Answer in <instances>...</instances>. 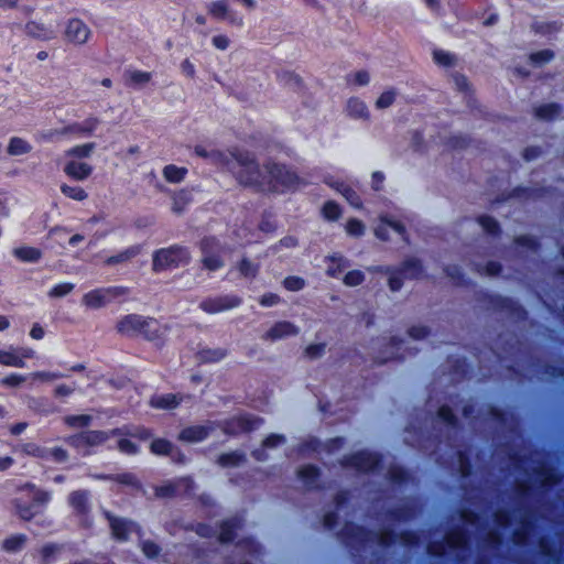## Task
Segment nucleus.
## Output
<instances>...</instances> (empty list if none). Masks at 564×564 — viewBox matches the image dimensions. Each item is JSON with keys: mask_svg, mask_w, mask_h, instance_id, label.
I'll list each match as a JSON object with an SVG mask.
<instances>
[{"mask_svg": "<svg viewBox=\"0 0 564 564\" xmlns=\"http://www.w3.org/2000/svg\"><path fill=\"white\" fill-rule=\"evenodd\" d=\"M209 160L212 163L232 172L239 167L236 175L240 184H259L261 182L260 167L254 158L247 151L237 149L232 151L210 150Z\"/></svg>", "mask_w": 564, "mask_h": 564, "instance_id": "obj_1", "label": "nucleus"}, {"mask_svg": "<svg viewBox=\"0 0 564 564\" xmlns=\"http://www.w3.org/2000/svg\"><path fill=\"white\" fill-rule=\"evenodd\" d=\"M260 180L261 182L259 184L243 185L254 187L258 191L272 192L293 191L306 185L294 172L290 171L284 165L273 162L267 163L264 171L260 169Z\"/></svg>", "mask_w": 564, "mask_h": 564, "instance_id": "obj_2", "label": "nucleus"}, {"mask_svg": "<svg viewBox=\"0 0 564 564\" xmlns=\"http://www.w3.org/2000/svg\"><path fill=\"white\" fill-rule=\"evenodd\" d=\"M191 260L189 251L182 246H171L162 248L154 252L152 268L154 271H163L171 267H180L188 263Z\"/></svg>", "mask_w": 564, "mask_h": 564, "instance_id": "obj_3", "label": "nucleus"}, {"mask_svg": "<svg viewBox=\"0 0 564 564\" xmlns=\"http://www.w3.org/2000/svg\"><path fill=\"white\" fill-rule=\"evenodd\" d=\"M557 481V474L552 468L546 467L545 464H539L532 468V473L528 474L525 479L519 480V486L514 494H531L532 488L538 484L544 488Z\"/></svg>", "mask_w": 564, "mask_h": 564, "instance_id": "obj_4", "label": "nucleus"}, {"mask_svg": "<svg viewBox=\"0 0 564 564\" xmlns=\"http://www.w3.org/2000/svg\"><path fill=\"white\" fill-rule=\"evenodd\" d=\"M202 264L208 271H217L225 267L224 246L213 237L204 238L199 243Z\"/></svg>", "mask_w": 564, "mask_h": 564, "instance_id": "obj_5", "label": "nucleus"}, {"mask_svg": "<svg viewBox=\"0 0 564 564\" xmlns=\"http://www.w3.org/2000/svg\"><path fill=\"white\" fill-rule=\"evenodd\" d=\"M128 292L124 286H110L96 289L83 296V304L89 308H100L108 303H110L113 299L126 295Z\"/></svg>", "mask_w": 564, "mask_h": 564, "instance_id": "obj_6", "label": "nucleus"}, {"mask_svg": "<svg viewBox=\"0 0 564 564\" xmlns=\"http://www.w3.org/2000/svg\"><path fill=\"white\" fill-rule=\"evenodd\" d=\"M115 436L111 431H87L66 438V442L77 448L99 446L104 444L108 438Z\"/></svg>", "mask_w": 564, "mask_h": 564, "instance_id": "obj_7", "label": "nucleus"}, {"mask_svg": "<svg viewBox=\"0 0 564 564\" xmlns=\"http://www.w3.org/2000/svg\"><path fill=\"white\" fill-rule=\"evenodd\" d=\"M380 464L379 456L375 453L361 451L347 456L343 460V465L355 468L359 471H375Z\"/></svg>", "mask_w": 564, "mask_h": 564, "instance_id": "obj_8", "label": "nucleus"}, {"mask_svg": "<svg viewBox=\"0 0 564 564\" xmlns=\"http://www.w3.org/2000/svg\"><path fill=\"white\" fill-rule=\"evenodd\" d=\"M91 36L90 28L80 19H69L65 28V39L75 45H84Z\"/></svg>", "mask_w": 564, "mask_h": 564, "instance_id": "obj_9", "label": "nucleus"}, {"mask_svg": "<svg viewBox=\"0 0 564 564\" xmlns=\"http://www.w3.org/2000/svg\"><path fill=\"white\" fill-rule=\"evenodd\" d=\"M241 302L242 300L237 295H221L202 301L199 307L208 314H216L238 307Z\"/></svg>", "mask_w": 564, "mask_h": 564, "instance_id": "obj_10", "label": "nucleus"}, {"mask_svg": "<svg viewBox=\"0 0 564 564\" xmlns=\"http://www.w3.org/2000/svg\"><path fill=\"white\" fill-rule=\"evenodd\" d=\"M98 123H99V120L97 118H89V119L85 120L83 123H74V124L64 127L61 130H48L42 134V138H44L46 140H52L54 138V135L68 134V133H75L78 135H88L96 129Z\"/></svg>", "mask_w": 564, "mask_h": 564, "instance_id": "obj_11", "label": "nucleus"}, {"mask_svg": "<svg viewBox=\"0 0 564 564\" xmlns=\"http://www.w3.org/2000/svg\"><path fill=\"white\" fill-rule=\"evenodd\" d=\"M262 420L252 415H240L228 420L224 424V431L227 434H238L249 432L259 427Z\"/></svg>", "mask_w": 564, "mask_h": 564, "instance_id": "obj_12", "label": "nucleus"}, {"mask_svg": "<svg viewBox=\"0 0 564 564\" xmlns=\"http://www.w3.org/2000/svg\"><path fill=\"white\" fill-rule=\"evenodd\" d=\"M300 328L291 322L282 321L275 323L263 336L262 339L275 341L279 339L296 336Z\"/></svg>", "mask_w": 564, "mask_h": 564, "instance_id": "obj_13", "label": "nucleus"}, {"mask_svg": "<svg viewBox=\"0 0 564 564\" xmlns=\"http://www.w3.org/2000/svg\"><path fill=\"white\" fill-rule=\"evenodd\" d=\"M24 32L30 37L39 41H51L56 37V31L51 25L37 21H29L24 25Z\"/></svg>", "mask_w": 564, "mask_h": 564, "instance_id": "obj_14", "label": "nucleus"}, {"mask_svg": "<svg viewBox=\"0 0 564 564\" xmlns=\"http://www.w3.org/2000/svg\"><path fill=\"white\" fill-rule=\"evenodd\" d=\"M169 330L166 325H161L156 319L152 317H144L143 325L139 335H143L148 340H160Z\"/></svg>", "mask_w": 564, "mask_h": 564, "instance_id": "obj_15", "label": "nucleus"}, {"mask_svg": "<svg viewBox=\"0 0 564 564\" xmlns=\"http://www.w3.org/2000/svg\"><path fill=\"white\" fill-rule=\"evenodd\" d=\"M144 317L138 314H129L121 318L117 324V329L120 334L127 336L139 335L143 325Z\"/></svg>", "mask_w": 564, "mask_h": 564, "instance_id": "obj_16", "label": "nucleus"}, {"mask_svg": "<svg viewBox=\"0 0 564 564\" xmlns=\"http://www.w3.org/2000/svg\"><path fill=\"white\" fill-rule=\"evenodd\" d=\"M112 536L119 541H126L130 532L135 529V524L121 518L107 514Z\"/></svg>", "mask_w": 564, "mask_h": 564, "instance_id": "obj_17", "label": "nucleus"}, {"mask_svg": "<svg viewBox=\"0 0 564 564\" xmlns=\"http://www.w3.org/2000/svg\"><path fill=\"white\" fill-rule=\"evenodd\" d=\"M64 173L76 181H85L93 173V166L88 163L72 160L65 164Z\"/></svg>", "mask_w": 564, "mask_h": 564, "instance_id": "obj_18", "label": "nucleus"}, {"mask_svg": "<svg viewBox=\"0 0 564 564\" xmlns=\"http://www.w3.org/2000/svg\"><path fill=\"white\" fill-rule=\"evenodd\" d=\"M348 116L355 120H369L370 113L367 105L359 98L352 97L348 99L346 105Z\"/></svg>", "mask_w": 564, "mask_h": 564, "instance_id": "obj_19", "label": "nucleus"}, {"mask_svg": "<svg viewBox=\"0 0 564 564\" xmlns=\"http://www.w3.org/2000/svg\"><path fill=\"white\" fill-rule=\"evenodd\" d=\"M195 489V484L189 477H182L167 482L161 488L160 494H188Z\"/></svg>", "mask_w": 564, "mask_h": 564, "instance_id": "obj_20", "label": "nucleus"}, {"mask_svg": "<svg viewBox=\"0 0 564 564\" xmlns=\"http://www.w3.org/2000/svg\"><path fill=\"white\" fill-rule=\"evenodd\" d=\"M325 183L338 191L351 206L356 208L361 206V199L359 195L348 185L344 184L343 182L333 181L332 178H325Z\"/></svg>", "mask_w": 564, "mask_h": 564, "instance_id": "obj_21", "label": "nucleus"}, {"mask_svg": "<svg viewBox=\"0 0 564 564\" xmlns=\"http://www.w3.org/2000/svg\"><path fill=\"white\" fill-rule=\"evenodd\" d=\"M207 11L215 19H218V20L230 19V22H232V23H237L238 25L242 24L241 19L236 20L230 17L229 7H228V3L226 0H217V1H213V2L208 3Z\"/></svg>", "mask_w": 564, "mask_h": 564, "instance_id": "obj_22", "label": "nucleus"}, {"mask_svg": "<svg viewBox=\"0 0 564 564\" xmlns=\"http://www.w3.org/2000/svg\"><path fill=\"white\" fill-rule=\"evenodd\" d=\"M212 427L205 425H194L184 429L180 433V440L191 443L204 441L210 433Z\"/></svg>", "mask_w": 564, "mask_h": 564, "instance_id": "obj_23", "label": "nucleus"}, {"mask_svg": "<svg viewBox=\"0 0 564 564\" xmlns=\"http://www.w3.org/2000/svg\"><path fill=\"white\" fill-rule=\"evenodd\" d=\"M370 272H382L389 275V288L392 292L399 291L403 285L404 275L399 269H392L390 267H372L368 269Z\"/></svg>", "mask_w": 564, "mask_h": 564, "instance_id": "obj_24", "label": "nucleus"}, {"mask_svg": "<svg viewBox=\"0 0 564 564\" xmlns=\"http://www.w3.org/2000/svg\"><path fill=\"white\" fill-rule=\"evenodd\" d=\"M182 401V397L174 393L154 395L150 400V405L155 409L170 410L175 409Z\"/></svg>", "mask_w": 564, "mask_h": 564, "instance_id": "obj_25", "label": "nucleus"}, {"mask_svg": "<svg viewBox=\"0 0 564 564\" xmlns=\"http://www.w3.org/2000/svg\"><path fill=\"white\" fill-rule=\"evenodd\" d=\"M25 501H20L18 503L20 516L23 519H30L34 513H36L40 509V507L43 505V499L26 496Z\"/></svg>", "mask_w": 564, "mask_h": 564, "instance_id": "obj_26", "label": "nucleus"}, {"mask_svg": "<svg viewBox=\"0 0 564 564\" xmlns=\"http://www.w3.org/2000/svg\"><path fill=\"white\" fill-rule=\"evenodd\" d=\"M98 478H107L106 476H99ZM109 479L116 481L118 485H121L122 488H129L134 491H143L142 485L137 478L135 475L130 473H124L117 475L116 477H108Z\"/></svg>", "mask_w": 564, "mask_h": 564, "instance_id": "obj_27", "label": "nucleus"}, {"mask_svg": "<svg viewBox=\"0 0 564 564\" xmlns=\"http://www.w3.org/2000/svg\"><path fill=\"white\" fill-rule=\"evenodd\" d=\"M228 351L225 348H203L198 351L197 358L200 362L210 364L218 362L227 356Z\"/></svg>", "mask_w": 564, "mask_h": 564, "instance_id": "obj_28", "label": "nucleus"}, {"mask_svg": "<svg viewBox=\"0 0 564 564\" xmlns=\"http://www.w3.org/2000/svg\"><path fill=\"white\" fill-rule=\"evenodd\" d=\"M141 251L140 246H131L127 248L126 250L119 252L116 256H111L106 259L105 263L107 265H116L119 263H126L137 257Z\"/></svg>", "mask_w": 564, "mask_h": 564, "instance_id": "obj_29", "label": "nucleus"}, {"mask_svg": "<svg viewBox=\"0 0 564 564\" xmlns=\"http://www.w3.org/2000/svg\"><path fill=\"white\" fill-rule=\"evenodd\" d=\"M217 462L223 467H236L246 462V455L240 451L224 453Z\"/></svg>", "mask_w": 564, "mask_h": 564, "instance_id": "obj_30", "label": "nucleus"}, {"mask_svg": "<svg viewBox=\"0 0 564 564\" xmlns=\"http://www.w3.org/2000/svg\"><path fill=\"white\" fill-rule=\"evenodd\" d=\"M382 224L379 225L377 228H376V236L378 238H380L381 240H387L388 239V235H387V231H388V228H391L393 229L397 234L399 235H403L404 234V226L399 223V221H395V220H388L387 218H382Z\"/></svg>", "mask_w": 564, "mask_h": 564, "instance_id": "obj_31", "label": "nucleus"}, {"mask_svg": "<svg viewBox=\"0 0 564 564\" xmlns=\"http://www.w3.org/2000/svg\"><path fill=\"white\" fill-rule=\"evenodd\" d=\"M124 77L128 85L142 86L151 80L152 74L149 72H142L138 69H129L126 70Z\"/></svg>", "mask_w": 564, "mask_h": 564, "instance_id": "obj_32", "label": "nucleus"}, {"mask_svg": "<svg viewBox=\"0 0 564 564\" xmlns=\"http://www.w3.org/2000/svg\"><path fill=\"white\" fill-rule=\"evenodd\" d=\"M32 145L24 139L19 137H12L9 141L8 153L10 155H22L30 153Z\"/></svg>", "mask_w": 564, "mask_h": 564, "instance_id": "obj_33", "label": "nucleus"}, {"mask_svg": "<svg viewBox=\"0 0 564 564\" xmlns=\"http://www.w3.org/2000/svg\"><path fill=\"white\" fill-rule=\"evenodd\" d=\"M404 278L416 279L422 274V264L415 258L406 259L399 269Z\"/></svg>", "mask_w": 564, "mask_h": 564, "instance_id": "obj_34", "label": "nucleus"}, {"mask_svg": "<svg viewBox=\"0 0 564 564\" xmlns=\"http://www.w3.org/2000/svg\"><path fill=\"white\" fill-rule=\"evenodd\" d=\"M561 107L557 104H545L534 108V115L542 120H552L558 117Z\"/></svg>", "mask_w": 564, "mask_h": 564, "instance_id": "obj_35", "label": "nucleus"}, {"mask_svg": "<svg viewBox=\"0 0 564 564\" xmlns=\"http://www.w3.org/2000/svg\"><path fill=\"white\" fill-rule=\"evenodd\" d=\"M193 200L191 192L182 189L173 196L172 210L175 214H182L185 207Z\"/></svg>", "mask_w": 564, "mask_h": 564, "instance_id": "obj_36", "label": "nucleus"}, {"mask_svg": "<svg viewBox=\"0 0 564 564\" xmlns=\"http://www.w3.org/2000/svg\"><path fill=\"white\" fill-rule=\"evenodd\" d=\"M111 433L113 435H120V436H122V435L134 436V437H139L141 440H148L151 436L150 431L144 427L131 429L129 426H122L119 429L111 430Z\"/></svg>", "mask_w": 564, "mask_h": 564, "instance_id": "obj_37", "label": "nucleus"}, {"mask_svg": "<svg viewBox=\"0 0 564 564\" xmlns=\"http://www.w3.org/2000/svg\"><path fill=\"white\" fill-rule=\"evenodd\" d=\"M14 256L25 262H36L41 259V251L33 247H21L14 250Z\"/></svg>", "mask_w": 564, "mask_h": 564, "instance_id": "obj_38", "label": "nucleus"}, {"mask_svg": "<svg viewBox=\"0 0 564 564\" xmlns=\"http://www.w3.org/2000/svg\"><path fill=\"white\" fill-rule=\"evenodd\" d=\"M187 173L185 167H178L176 165L170 164L163 169V175L167 182L171 183H180L183 181Z\"/></svg>", "mask_w": 564, "mask_h": 564, "instance_id": "obj_39", "label": "nucleus"}, {"mask_svg": "<svg viewBox=\"0 0 564 564\" xmlns=\"http://www.w3.org/2000/svg\"><path fill=\"white\" fill-rule=\"evenodd\" d=\"M95 148H96V144L93 142L80 144V145H75V147L68 149L67 151H65V155L70 156V158H78V159L89 158L91 155V153L94 152Z\"/></svg>", "mask_w": 564, "mask_h": 564, "instance_id": "obj_40", "label": "nucleus"}, {"mask_svg": "<svg viewBox=\"0 0 564 564\" xmlns=\"http://www.w3.org/2000/svg\"><path fill=\"white\" fill-rule=\"evenodd\" d=\"M150 449L155 455H167L173 457L174 447L171 442L164 438L154 440L150 445Z\"/></svg>", "mask_w": 564, "mask_h": 564, "instance_id": "obj_41", "label": "nucleus"}, {"mask_svg": "<svg viewBox=\"0 0 564 564\" xmlns=\"http://www.w3.org/2000/svg\"><path fill=\"white\" fill-rule=\"evenodd\" d=\"M61 192L68 198L82 202L87 198V193L79 186H69L67 184L61 185Z\"/></svg>", "mask_w": 564, "mask_h": 564, "instance_id": "obj_42", "label": "nucleus"}, {"mask_svg": "<svg viewBox=\"0 0 564 564\" xmlns=\"http://www.w3.org/2000/svg\"><path fill=\"white\" fill-rule=\"evenodd\" d=\"M26 538L22 534L12 535L3 541L2 547L7 552H17L23 547Z\"/></svg>", "mask_w": 564, "mask_h": 564, "instance_id": "obj_43", "label": "nucleus"}, {"mask_svg": "<svg viewBox=\"0 0 564 564\" xmlns=\"http://www.w3.org/2000/svg\"><path fill=\"white\" fill-rule=\"evenodd\" d=\"M0 364L10 367L23 368L25 361L13 352L0 350Z\"/></svg>", "mask_w": 564, "mask_h": 564, "instance_id": "obj_44", "label": "nucleus"}, {"mask_svg": "<svg viewBox=\"0 0 564 564\" xmlns=\"http://www.w3.org/2000/svg\"><path fill=\"white\" fill-rule=\"evenodd\" d=\"M91 421L93 416L88 414L67 415L64 417V422L69 427H86L90 425Z\"/></svg>", "mask_w": 564, "mask_h": 564, "instance_id": "obj_45", "label": "nucleus"}, {"mask_svg": "<svg viewBox=\"0 0 564 564\" xmlns=\"http://www.w3.org/2000/svg\"><path fill=\"white\" fill-rule=\"evenodd\" d=\"M238 270L240 274L245 278H254L259 271L258 264L249 261L248 259H242L238 264Z\"/></svg>", "mask_w": 564, "mask_h": 564, "instance_id": "obj_46", "label": "nucleus"}, {"mask_svg": "<svg viewBox=\"0 0 564 564\" xmlns=\"http://www.w3.org/2000/svg\"><path fill=\"white\" fill-rule=\"evenodd\" d=\"M397 91L394 89H390L383 91L376 101L377 109H387L389 108L395 100Z\"/></svg>", "mask_w": 564, "mask_h": 564, "instance_id": "obj_47", "label": "nucleus"}, {"mask_svg": "<svg viewBox=\"0 0 564 564\" xmlns=\"http://www.w3.org/2000/svg\"><path fill=\"white\" fill-rule=\"evenodd\" d=\"M299 477L307 484H314L318 478V469L313 465H307L299 470Z\"/></svg>", "mask_w": 564, "mask_h": 564, "instance_id": "obj_48", "label": "nucleus"}, {"mask_svg": "<svg viewBox=\"0 0 564 564\" xmlns=\"http://www.w3.org/2000/svg\"><path fill=\"white\" fill-rule=\"evenodd\" d=\"M533 30L540 34H551L557 32L560 30V24L557 22H534L532 25Z\"/></svg>", "mask_w": 564, "mask_h": 564, "instance_id": "obj_49", "label": "nucleus"}, {"mask_svg": "<svg viewBox=\"0 0 564 564\" xmlns=\"http://www.w3.org/2000/svg\"><path fill=\"white\" fill-rule=\"evenodd\" d=\"M478 223L482 229L490 235H496L499 231L497 220L490 216H480L478 218Z\"/></svg>", "mask_w": 564, "mask_h": 564, "instance_id": "obj_50", "label": "nucleus"}, {"mask_svg": "<svg viewBox=\"0 0 564 564\" xmlns=\"http://www.w3.org/2000/svg\"><path fill=\"white\" fill-rule=\"evenodd\" d=\"M365 281V274L360 270H352L344 276V283L347 286H358Z\"/></svg>", "mask_w": 564, "mask_h": 564, "instance_id": "obj_51", "label": "nucleus"}, {"mask_svg": "<svg viewBox=\"0 0 564 564\" xmlns=\"http://www.w3.org/2000/svg\"><path fill=\"white\" fill-rule=\"evenodd\" d=\"M433 59L441 66H451L455 62V57L452 54L442 50L434 51Z\"/></svg>", "mask_w": 564, "mask_h": 564, "instance_id": "obj_52", "label": "nucleus"}, {"mask_svg": "<svg viewBox=\"0 0 564 564\" xmlns=\"http://www.w3.org/2000/svg\"><path fill=\"white\" fill-rule=\"evenodd\" d=\"M73 290H74L73 283H67V282L59 283L50 290L48 296L63 297V296L69 294Z\"/></svg>", "mask_w": 564, "mask_h": 564, "instance_id": "obj_53", "label": "nucleus"}, {"mask_svg": "<svg viewBox=\"0 0 564 564\" xmlns=\"http://www.w3.org/2000/svg\"><path fill=\"white\" fill-rule=\"evenodd\" d=\"M458 471L462 477H467L470 474V464L465 452L458 451L456 453Z\"/></svg>", "mask_w": 564, "mask_h": 564, "instance_id": "obj_54", "label": "nucleus"}, {"mask_svg": "<svg viewBox=\"0 0 564 564\" xmlns=\"http://www.w3.org/2000/svg\"><path fill=\"white\" fill-rule=\"evenodd\" d=\"M554 57V53L551 50H542L530 55V61L533 64L543 65L549 63Z\"/></svg>", "mask_w": 564, "mask_h": 564, "instance_id": "obj_55", "label": "nucleus"}, {"mask_svg": "<svg viewBox=\"0 0 564 564\" xmlns=\"http://www.w3.org/2000/svg\"><path fill=\"white\" fill-rule=\"evenodd\" d=\"M475 270L481 275L494 276L500 272L501 267L498 262L490 261L485 267L476 264Z\"/></svg>", "mask_w": 564, "mask_h": 564, "instance_id": "obj_56", "label": "nucleus"}, {"mask_svg": "<svg viewBox=\"0 0 564 564\" xmlns=\"http://www.w3.org/2000/svg\"><path fill=\"white\" fill-rule=\"evenodd\" d=\"M323 215L328 220H337L340 216V208L334 202H327L323 207Z\"/></svg>", "mask_w": 564, "mask_h": 564, "instance_id": "obj_57", "label": "nucleus"}, {"mask_svg": "<svg viewBox=\"0 0 564 564\" xmlns=\"http://www.w3.org/2000/svg\"><path fill=\"white\" fill-rule=\"evenodd\" d=\"M346 231L350 236L360 237L365 232V225L358 219H349L346 225Z\"/></svg>", "mask_w": 564, "mask_h": 564, "instance_id": "obj_58", "label": "nucleus"}, {"mask_svg": "<svg viewBox=\"0 0 564 564\" xmlns=\"http://www.w3.org/2000/svg\"><path fill=\"white\" fill-rule=\"evenodd\" d=\"M283 285L289 291H300L305 286V281L300 276H288L283 281Z\"/></svg>", "mask_w": 564, "mask_h": 564, "instance_id": "obj_59", "label": "nucleus"}, {"mask_svg": "<svg viewBox=\"0 0 564 564\" xmlns=\"http://www.w3.org/2000/svg\"><path fill=\"white\" fill-rule=\"evenodd\" d=\"M348 82L357 86H366L370 82V75L367 70H358L348 76Z\"/></svg>", "mask_w": 564, "mask_h": 564, "instance_id": "obj_60", "label": "nucleus"}, {"mask_svg": "<svg viewBox=\"0 0 564 564\" xmlns=\"http://www.w3.org/2000/svg\"><path fill=\"white\" fill-rule=\"evenodd\" d=\"M26 377L18 373H11L0 380V383L6 387L15 388L25 382Z\"/></svg>", "mask_w": 564, "mask_h": 564, "instance_id": "obj_61", "label": "nucleus"}, {"mask_svg": "<svg viewBox=\"0 0 564 564\" xmlns=\"http://www.w3.org/2000/svg\"><path fill=\"white\" fill-rule=\"evenodd\" d=\"M437 416L445 423L451 426H455L456 417L452 411V409L447 405H443L437 411Z\"/></svg>", "mask_w": 564, "mask_h": 564, "instance_id": "obj_62", "label": "nucleus"}, {"mask_svg": "<svg viewBox=\"0 0 564 564\" xmlns=\"http://www.w3.org/2000/svg\"><path fill=\"white\" fill-rule=\"evenodd\" d=\"M117 447L121 453L127 455H134L139 452L138 446L127 438L119 440Z\"/></svg>", "mask_w": 564, "mask_h": 564, "instance_id": "obj_63", "label": "nucleus"}, {"mask_svg": "<svg viewBox=\"0 0 564 564\" xmlns=\"http://www.w3.org/2000/svg\"><path fill=\"white\" fill-rule=\"evenodd\" d=\"M48 458L55 463H65L68 459V453L62 447L48 448Z\"/></svg>", "mask_w": 564, "mask_h": 564, "instance_id": "obj_64", "label": "nucleus"}]
</instances>
